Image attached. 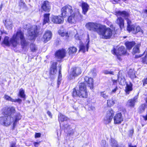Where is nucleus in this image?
I'll use <instances>...</instances> for the list:
<instances>
[{
  "label": "nucleus",
  "instance_id": "nucleus-24",
  "mask_svg": "<svg viewBox=\"0 0 147 147\" xmlns=\"http://www.w3.org/2000/svg\"><path fill=\"white\" fill-rule=\"evenodd\" d=\"M82 13L85 15L89 8L88 5L85 2H82Z\"/></svg>",
  "mask_w": 147,
  "mask_h": 147
},
{
  "label": "nucleus",
  "instance_id": "nucleus-19",
  "mask_svg": "<svg viewBox=\"0 0 147 147\" xmlns=\"http://www.w3.org/2000/svg\"><path fill=\"white\" fill-rule=\"evenodd\" d=\"M85 82L87 83V86L90 88L92 89L93 88V80L92 78H89L87 77H85L84 78Z\"/></svg>",
  "mask_w": 147,
  "mask_h": 147
},
{
  "label": "nucleus",
  "instance_id": "nucleus-59",
  "mask_svg": "<svg viewBox=\"0 0 147 147\" xmlns=\"http://www.w3.org/2000/svg\"><path fill=\"white\" fill-rule=\"evenodd\" d=\"M117 82V81L116 80H113V82H114V83H115L116 82Z\"/></svg>",
  "mask_w": 147,
  "mask_h": 147
},
{
  "label": "nucleus",
  "instance_id": "nucleus-4",
  "mask_svg": "<svg viewBox=\"0 0 147 147\" xmlns=\"http://www.w3.org/2000/svg\"><path fill=\"white\" fill-rule=\"evenodd\" d=\"M98 34L103 39H109L112 36L113 30L110 28L102 25Z\"/></svg>",
  "mask_w": 147,
  "mask_h": 147
},
{
  "label": "nucleus",
  "instance_id": "nucleus-51",
  "mask_svg": "<svg viewBox=\"0 0 147 147\" xmlns=\"http://www.w3.org/2000/svg\"><path fill=\"white\" fill-rule=\"evenodd\" d=\"M47 114L48 115L51 117L52 118V115L51 114V113L49 111H48L47 112Z\"/></svg>",
  "mask_w": 147,
  "mask_h": 147
},
{
  "label": "nucleus",
  "instance_id": "nucleus-38",
  "mask_svg": "<svg viewBox=\"0 0 147 147\" xmlns=\"http://www.w3.org/2000/svg\"><path fill=\"white\" fill-rule=\"evenodd\" d=\"M140 46V44H138L133 49V53L135 54L136 53H139L140 52L139 48Z\"/></svg>",
  "mask_w": 147,
  "mask_h": 147
},
{
  "label": "nucleus",
  "instance_id": "nucleus-15",
  "mask_svg": "<svg viewBox=\"0 0 147 147\" xmlns=\"http://www.w3.org/2000/svg\"><path fill=\"white\" fill-rule=\"evenodd\" d=\"M114 123L115 124H119L121 123L123 120V118L121 113H117L114 117Z\"/></svg>",
  "mask_w": 147,
  "mask_h": 147
},
{
  "label": "nucleus",
  "instance_id": "nucleus-12",
  "mask_svg": "<svg viewBox=\"0 0 147 147\" xmlns=\"http://www.w3.org/2000/svg\"><path fill=\"white\" fill-rule=\"evenodd\" d=\"M114 114V112L112 109H109L107 112V115L104 119L105 123L107 124L110 123Z\"/></svg>",
  "mask_w": 147,
  "mask_h": 147
},
{
  "label": "nucleus",
  "instance_id": "nucleus-60",
  "mask_svg": "<svg viewBox=\"0 0 147 147\" xmlns=\"http://www.w3.org/2000/svg\"><path fill=\"white\" fill-rule=\"evenodd\" d=\"M2 6H3V5L2 4H1V6H0V8H1L2 7Z\"/></svg>",
  "mask_w": 147,
  "mask_h": 147
},
{
  "label": "nucleus",
  "instance_id": "nucleus-39",
  "mask_svg": "<svg viewBox=\"0 0 147 147\" xmlns=\"http://www.w3.org/2000/svg\"><path fill=\"white\" fill-rule=\"evenodd\" d=\"M100 96L105 99H107L109 97V95L107 94L105 91H102L100 92Z\"/></svg>",
  "mask_w": 147,
  "mask_h": 147
},
{
  "label": "nucleus",
  "instance_id": "nucleus-11",
  "mask_svg": "<svg viewBox=\"0 0 147 147\" xmlns=\"http://www.w3.org/2000/svg\"><path fill=\"white\" fill-rule=\"evenodd\" d=\"M112 53L113 54L117 56L118 59L119 60H121V58L119 57V56L125 55L126 53V50L124 47L121 46L118 48L117 50L113 49L112 51Z\"/></svg>",
  "mask_w": 147,
  "mask_h": 147
},
{
  "label": "nucleus",
  "instance_id": "nucleus-21",
  "mask_svg": "<svg viewBox=\"0 0 147 147\" xmlns=\"http://www.w3.org/2000/svg\"><path fill=\"white\" fill-rule=\"evenodd\" d=\"M137 96H135L133 98L129 100L127 102V106L131 107H134L135 103L137 101Z\"/></svg>",
  "mask_w": 147,
  "mask_h": 147
},
{
  "label": "nucleus",
  "instance_id": "nucleus-1",
  "mask_svg": "<svg viewBox=\"0 0 147 147\" xmlns=\"http://www.w3.org/2000/svg\"><path fill=\"white\" fill-rule=\"evenodd\" d=\"M20 42H21V45L23 48L28 44L26 41L24 33L20 31H18L16 34L13 35L9 40V37L5 36L3 43L7 46H9L11 45L13 47H15L19 44Z\"/></svg>",
  "mask_w": 147,
  "mask_h": 147
},
{
  "label": "nucleus",
  "instance_id": "nucleus-42",
  "mask_svg": "<svg viewBox=\"0 0 147 147\" xmlns=\"http://www.w3.org/2000/svg\"><path fill=\"white\" fill-rule=\"evenodd\" d=\"M4 98L6 100L8 101H10L12 102L13 101V98L6 94L5 95Z\"/></svg>",
  "mask_w": 147,
  "mask_h": 147
},
{
  "label": "nucleus",
  "instance_id": "nucleus-54",
  "mask_svg": "<svg viewBox=\"0 0 147 147\" xmlns=\"http://www.w3.org/2000/svg\"><path fill=\"white\" fill-rule=\"evenodd\" d=\"M90 110H93L94 109V107L93 106H91L90 107Z\"/></svg>",
  "mask_w": 147,
  "mask_h": 147
},
{
  "label": "nucleus",
  "instance_id": "nucleus-34",
  "mask_svg": "<svg viewBox=\"0 0 147 147\" xmlns=\"http://www.w3.org/2000/svg\"><path fill=\"white\" fill-rule=\"evenodd\" d=\"M135 45L134 42H127L125 43V45L128 49H130Z\"/></svg>",
  "mask_w": 147,
  "mask_h": 147
},
{
  "label": "nucleus",
  "instance_id": "nucleus-35",
  "mask_svg": "<svg viewBox=\"0 0 147 147\" xmlns=\"http://www.w3.org/2000/svg\"><path fill=\"white\" fill-rule=\"evenodd\" d=\"M18 96L24 98V100L25 98L26 95L24 93V90L23 88H21L20 89Z\"/></svg>",
  "mask_w": 147,
  "mask_h": 147
},
{
  "label": "nucleus",
  "instance_id": "nucleus-47",
  "mask_svg": "<svg viewBox=\"0 0 147 147\" xmlns=\"http://www.w3.org/2000/svg\"><path fill=\"white\" fill-rule=\"evenodd\" d=\"M41 134L40 133H36L35 135V138H40L41 136Z\"/></svg>",
  "mask_w": 147,
  "mask_h": 147
},
{
  "label": "nucleus",
  "instance_id": "nucleus-56",
  "mask_svg": "<svg viewBox=\"0 0 147 147\" xmlns=\"http://www.w3.org/2000/svg\"><path fill=\"white\" fill-rule=\"evenodd\" d=\"M20 2H21V5H22V4H23V5L24 6L25 4L24 3H23V1L22 0H21L20 1Z\"/></svg>",
  "mask_w": 147,
  "mask_h": 147
},
{
  "label": "nucleus",
  "instance_id": "nucleus-44",
  "mask_svg": "<svg viewBox=\"0 0 147 147\" xmlns=\"http://www.w3.org/2000/svg\"><path fill=\"white\" fill-rule=\"evenodd\" d=\"M103 73L105 74H113V72L107 70H105L103 71Z\"/></svg>",
  "mask_w": 147,
  "mask_h": 147
},
{
  "label": "nucleus",
  "instance_id": "nucleus-55",
  "mask_svg": "<svg viewBox=\"0 0 147 147\" xmlns=\"http://www.w3.org/2000/svg\"><path fill=\"white\" fill-rule=\"evenodd\" d=\"M129 147H137L136 146H133L131 144H129Z\"/></svg>",
  "mask_w": 147,
  "mask_h": 147
},
{
  "label": "nucleus",
  "instance_id": "nucleus-7",
  "mask_svg": "<svg viewBox=\"0 0 147 147\" xmlns=\"http://www.w3.org/2000/svg\"><path fill=\"white\" fill-rule=\"evenodd\" d=\"M115 15L117 16H121L124 17L125 19L126 20L127 24V30H128L129 27H131V22L129 19V15L128 13L125 11H119L115 12Z\"/></svg>",
  "mask_w": 147,
  "mask_h": 147
},
{
  "label": "nucleus",
  "instance_id": "nucleus-37",
  "mask_svg": "<svg viewBox=\"0 0 147 147\" xmlns=\"http://www.w3.org/2000/svg\"><path fill=\"white\" fill-rule=\"evenodd\" d=\"M61 66H60L59 67V75L58 76V78L57 81V84L58 86L60 84L61 81L62 75L61 74Z\"/></svg>",
  "mask_w": 147,
  "mask_h": 147
},
{
  "label": "nucleus",
  "instance_id": "nucleus-26",
  "mask_svg": "<svg viewBox=\"0 0 147 147\" xmlns=\"http://www.w3.org/2000/svg\"><path fill=\"white\" fill-rule=\"evenodd\" d=\"M59 34L61 36H68V32L63 28V26H61V28L58 31Z\"/></svg>",
  "mask_w": 147,
  "mask_h": 147
},
{
  "label": "nucleus",
  "instance_id": "nucleus-20",
  "mask_svg": "<svg viewBox=\"0 0 147 147\" xmlns=\"http://www.w3.org/2000/svg\"><path fill=\"white\" fill-rule=\"evenodd\" d=\"M88 41L86 45L82 44L80 46L79 51L83 53L85 52L86 51H88L89 48V38L88 34Z\"/></svg>",
  "mask_w": 147,
  "mask_h": 147
},
{
  "label": "nucleus",
  "instance_id": "nucleus-61",
  "mask_svg": "<svg viewBox=\"0 0 147 147\" xmlns=\"http://www.w3.org/2000/svg\"><path fill=\"white\" fill-rule=\"evenodd\" d=\"M96 75V73H95L94 75Z\"/></svg>",
  "mask_w": 147,
  "mask_h": 147
},
{
  "label": "nucleus",
  "instance_id": "nucleus-33",
  "mask_svg": "<svg viewBox=\"0 0 147 147\" xmlns=\"http://www.w3.org/2000/svg\"><path fill=\"white\" fill-rule=\"evenodd\" d=\"M116 100L114 98H111L107 100V105L108 106L111 107L113 106L116 102Z\"/></svg>",
  "mask_w": 147,
  "mask_h": 147
},
{
  "label": "nucleus",
  "instance_id": "nucleus-16",
  "mask_svg": "<svg viewBox=\"0 0 147 147\" xmlns=\"http://www.w3.org/2000/svg\"><path fill=\"white\" fill-rule=\"evenodd\" d=\"M52 37V33L50 31L48 30L46 31L43 37V40L45 43L47 42Z\"/></svg>",
  "mask_w": 147,
  "mask_h": 147
},
{
  "label": "nucleus",
  "instance_id": "nucleus-32",
  "mask_svg": "<svg viewBox=\"0 0 147 147\" xmlns=\"http://www.w3.org/2000/svg\"><path fill=\"white\" fill-rule=\"evenodd\" d=\"M4 23L7 28L11 29L12 28V24L11 21L8 20H6Z\"/></svg>",
  "mask_w": 147,
  "mask_h": 147
},
{
  "label": "nucleus",
  "instance_id": "nucleus-49",
  "mask_svg": "<svg viewBox=\"0 0 147 147\" xmlns=\"http://www.w3.org/2000/svg\"><path fill=\"white\" fill-rule=\"evenodd\" d=\"M10 147H17L16 143L15 142H12L10 144Z\"/></svg>",
  "mask_w": 147,
  "mask_h": 147
},
{
  "label": "nucleus",
  "instance_id": "nucleus-31",
  "mask_svg": "<svg viewBox=\"0 0 147 147\" xmlns=\"http://www.w3.org/2000/svg\"><path fill=\"white\" fill-rule=\"evenodd\" d=\"M77 49L75 47H70L68 49V52L69 55H72L76 53Z\"/></svg>",
  "mask_w": 147,
  "mask_h": 147
},
{
  "label": "nucleus",
  "instance_id": "nucleus-48",
  "mask_svg": "<svg viewBox=\"0 0 147 147\" xmlns=\"http://www.w3.org/2000/svg\"><path fill=\"white\" fill-rule=\"evenodd\" d=\"M40 142H34V144L35 147H38L40 144Z\"/></svg>",
  "mask_w": 147,
  "mask_h": 147
},
{
  "label": "nucleus",
  "instance_id": "nucleus-6",
  "mask_svg": "<svg viewBox=\"0 0 147 147\" xmlns=\"http://www.w3.org/2000/svg\"><path fill=\"white\" fill-rule=\"evenodd\" d=\"M61 15L63 17H65L74 12L72 7L69 5H67L62 8L61 10Z\"/></svg>",
  "mask_w": 147,
  "mask_h": 147
},
{
  "label": "nucleus",
  "instance_id": "nucleus-45",
  "mask_svg": "<svg viewBox=\"0 0 147 147\" xmlns=\"http://www.w3.org/2000/svg\"><path fill=\"white\" fill-rule=\"evenodd\" d=\"M22 102V100L18 98V99H13L12 102H17L19 104H20Z\"/></svg>",
  "mask_w": 147,
  "mask_h": 147
},
{
  "label": "nucleus",
  "instance_id": "nucleus-9",
  "mask_svg": "<svg viewBox=\"0 0 147 147\" xmlns=\"http://www.w3.org/2000/svg\"><path fill=\"white\" fill-rule=\"evenodd\" d=\"M82 72L81 69L79 67H75L73 69L70 74L68 76V79L70 80L74 79L80 75Z\"/></svg>",
  "mask_w": 147,
  "mask_h": 147
},
{
  "label": "nucleus",
  "instance_id": "nucleus-2",
  "mask_svg": "<svg viewBox=\"0 0 147 147\" xmlns=\"http://www.w3.org/2000/svg\"><path fill=\"white\" fill-rule=\"evenodd\" d=\"M7 112L6 115L0 117V123L3 125L8 126L10 125L13 122V128L14 129L16 126L17 122L21 118V116L19 113H17L15 116L14 119L11 117V114L15 111L14 107L8 108L7 109Z\"/></svg>",
  "mask_w": 147,
  "mask_h": 147
},
{
  "label": "nucleus",
  "instance_id": "nucleus-36",
  "mask_svg": "<svg viewBox=\"0 0 147 147\" xmlns=\"http://www.w3.org/2000/svg\"><path fill=\"white\" fill-rule=\"evenodd\" d=\"M50 14L49 13L45 14L44 15V19L43 20V24H45L47 23H48L49 21V17Z\"/></svg>",
  "mask_w": 147,
  "mask_h": 147
},
{
  "label": "nucleus",
  "instance_id": "nucleus-10",
  "mask_svg": "<svg viewBox=\"0 0 147 147\" xmlns=\"http://www.w3.org/2000/svg\"><path fill=\"white\" fill-rule=\"evenodd\" d=\"M37 26H33L30 28H29L28 31V38L31 40H34L35 38L37 32Z\"/></svg>",
  "mask_w": 147,
  "mask_h": 147
},
{
  "label": "nucleus",
  "instance_id": "nucleus-18",
  "mask_svg": "<svg viewBox=\"0 0 147 147\" xmlns=\"http://www.w3.org/2000/svg\"><path fill=\"white\" fill-rule=\"evenodd\" d=\"M66 54V51L65 49H62L59 50L56 52L55 57L59 59H62L64 57Z\"/></svg>",
  "mask_w": 147,
  "mask_h": 147
},
{
  "label": "nucleus",
  "instance_id": "nucleus-50",
  "mask_svg": "<svg viewBox=\"0 0 147 147\" xmlns=\"http://www.w3.org/2000/svg\"><path fill=\"white\" fill-rule=\"evenodd\" d=\"M75 38L77 40H80V38L78 34H76L75 36Z\"/></svg>",
  "mask_w": 147,
  "mask_h": 147
},
{
  "label": "nucleus",
  "instance_id": "nucleus-52",
  "mask_svg": "<svg viewBox=\"0 0 147 147\" xmlns=\"http://www.w3.org/2000/svg\"><path fill=\"white\" fill-rule=\"evenodd\" d=\"M117 87H116L112 91L111 93H115L116 92V91H117Z\"/></svg>",
  "mask_w": 147,
  "mask_h": 147
},
{
  "label": "nucleus",
  "instance_id": "nucleus-30",
  "mask_svg": "<svg viewBox=\"0 0 147 147\" xmlns=\"http://www.w3.org/2000/svg\"><path fill=\"white\" fill-rule=\"evenodd\" d=\"M110 145L112 147H120L117 144V142L114 139L111 138L110 141ZM121 147H125L124 146H121Z\"/></svg>",
  "mask_w": 147,
  "mask_h": 147
},
{
  "label": "nucleus",
  "instance_id": "nucleus-40",
  "mask_svg": "<svg viewBox=\"0 0 147 147\" xmlns=\"http://www.w3.org/2000/svg\"><path fill=\"white\" fill-rule=\"evenodd\" d=\"M128 75L129 77L132 79L136 77L135 72L134 71L131 72V71H129L128 72Z\"/></svg>",
  "mask_w": 147,
  "mask_h": 147
},
{
  "label": "nucleus",
  "instance_id": "nucleus-23",
  "mask_svg": "<svg viewBox=\"0 0 147 147\" xmlns=\"http://www.w3.org/2000/svg\"><path fill=\"white\" fill-rule=\"evenodd\" d=\"M64 126L65 131H66V130H67L68 131V134H73L74 132V130L73 128L72 127H71L70 125H64Z\"/></svg>",
  "mask_w": 147,
  "mask_h": 147
},
{
  "label": "nucleus",
  "instance_id": "nucleus-27",
  "mask_svg": "<svg viewBox=\"0 0 147 147\" xmlns=\"http://www.w3.org/2000/svg\"><path fill=\"white\" fill-rule=\"evenodd\" d=\"M68 119L67 117L65 116L61 113L59 114L58 115V120L60 124H61V122L66 121Z\"/></svg>",
  "mask_w": 147,
  "mask_h": 147
},
{
  "label": "nucleus",
  "instance_id": "nucleus-29",
  "mask_svg": "<svg viewBox=\"0 0 147 147\" xmlns=\"http://www.w3.org/2000/svg\"><path fill=\"white\" fill-rule=\"evenodd\" d=\"M117 23L119 25L121 29L124 26V21L123 19L121 17L118 18L117 20Z\"/></svg>",
  "mask_w": 147,
  "mask_h": 147
},
{
  "label": "nucleus",
  "instance_id": "nucleus-3",
  "mask_svg": "<svg viewBox=\"0 0 147 147\" xmlns=\"http://www.w3.org/2000/svg\"><path fill=\"white\" fill-rule=\"evenodd\" d=\"M79 90H76L75 88L73 89V96L74 98L78 96L80 98H87L88 97V93L85 83H81L79 85Z\"/></svg>",
  "mask_w": 147,
  "mask_h": 147
},
{
  "label": "nucleus",
  "instance_id": "nucleus-8",
  "mask_svg": "<svg viewBox=\"0 0 147 147\" xmlns=\"http://www.w3.org/2000/svg\"><path fill=\"white\" fill-rule=\"evenodd\" d=\"M81 16L80 14L79 10L77 9L72 14L70 15L68 17V21L70 23H75L80 18H81Z\"/></svg>",
  "mask_w": 147,
  "mask_h": 147
},
{
  "label": "nucleus",
  "instance_id": "nucleus-14",
  "mask_svg": "<svg viewBox=\"0 0 147 147\" xmlns=\"http://www.w3.org/2000/svg\"><path fill=\"white\" fill-rule=\"evenodd\" d=\"M129 32H131L134 34H136L139 32H141L143 33V31L141 28L139 26L132 25L131 27H129L127 30Z\"/></svg>",
  "mask_w": 147,
  "mask_h": 147
},
{
  "label": "nucleus",
  "instance_id": "nucleus-13",
  "mask_svg": "<svg viewBox=\"0 0 147 147\" xmlns=\"http://www.w3.org/2000/svg\"><path fill=\"white\" fill-rule=\"evenodd\" d=\"M51 20L54 23L56 24H61L64 21L63 17L62 16H52L51 17Z\"/></svg>",
  "mask_w": 147,
  "mask_h": 147
},
{
  "label": "nucleus",
  "instance_id": "nucleus-25",
  "mask_svg": "<svg viewBox=\"0 0 147 147\" xmlns=\"http://www.w3.org/2000/svg\"><path fill=\"white\" fill-rule=\"evenodd\" d=\"M133 84L130 82L126 84V86L125 88V92L127 94H129L130 92L133 90Z\"/></svg>",
  "mask_w": 147,
  "mask_h": 147
},
{
  "label": "nucleus",
  "instance_id": "nucleus-28",
  "mask_svg": "<svg viewBox=\"0 0 147 147\" xmlns=\"http://www.w3.org/2000/svg\"><path fill=\"white\" fill-rule=\"evenodd\" d=\"M121 71H119L118 75V80L119 84L121 85L124 84L125 83V80L123 77H122L121 76Z\"/></svg>",
  "mask_w": 147,
  "mask_h": 147
},
{
  "label": "nucleus",
  "instance_id": "nucleus-5",
  "mask_svg": "<svg viewBox=\"0 0 147 147\" xmlns=\"http://www.w3.org/2000/svg\"><path fill=\"white\" fill-rule=\"evenodd\" d=\"M102 25L96 22H89L86 24V27L89 30L96 32L98 34Z\"/></svg>",
  "mask_w": 147,
  "mask_h": 147
},
{
  "label": "nucleus",
  "instance_id": "nucleus-58",
  "mask_svg": "<svg viewBox=\"0 0 147 147\" xmlns=\"http://www.w3.org/2000/svg\"><path fill=\"white\" fill-rule=\"evenodd\" d=\"M120 0H114V1L116 2H118Z\"/></svg>",
  "mask_w": 147,
  "mask_h": 147
},
{
  "label": "nucleus",
  "instance_id": "nucleus-57",
  "mask_svg": "<svg viewBox=\"0 0 147 147\" xmlns=\"http://www.w3.org/2000/svg\"><path fill=\"white\" fill-rule=\"evenodd\" d=\"M144 12L147 14V9H145L144 10Z\"/></svg>",
  "mask_w": 147,
  "mask_h": 147
},
{
  "label": "nucleus",
  "instance_id": "nucleus-53",
  "mask_svg": "<svg viewBox=\"0 0 147 147\" xmlns=\"http://www.w3.org/2000/svg\"><path fill=\"white\" fill-rule=\"evenodd\" d=\"M0 31L1 34L5 33V31L2 29H0Z\"/></svg>",
  "mask_w": 147,
  "mask_h": 147
},
{
  "label": "nucleus",
  "instance_id": "nucleus-46",
  "mask_svg": "<svg viewBox=\"0 0 147 147\" xmlns=\"http://www.w3.org/2000/svg\"><path fill=\"white\" fill-rule=\"evenodd\" d=\"M143 83V85L145 86V85L147 84V77L145 78L142 80Z\"/></svg>",
  "mask_w": 147,
  "mask_h": 147
},
{
  "label": "nucleus",
  "instance_id": "nucleus-22",
  "mask_svg": "<svg viewBox=\"0 0 147 147\" xmlns=\"http://www.w3.org/2000/svg\"><path fill=\"white\" fill-rule=\"evenodd\" d=\"M57 65L56 62H53L50 68V73L51 74L54 75L57 72Z\"/></svg>",
  "mask_w": 147,
  "mask_h": 147
},
{
  "label": "nucleus",
  "instance_id": "nucleus-41",
  "mask_svg": "<svg viewBox=\"0 0 147 147\" xmlns=\"http://www.w3.org/2000/svg\"><path fill=\"white\" fill-rule=\"evenodd\" d=\"M100 145L102 147H108V144L105 140H102L101 141L100 143Z\"/></svg>",
  "mask_w": 147,
  "mask_h": 147
},
{
  "label": "nucleus",
  "instance_id": "nucleus-43",
  "mask_svg": "<svg viewBox=\"0 0 147 147\" xmlns=\"http://www.w3.org/2000/svg\"><path fill=\"white\" fill-rule=\"evenodd\" d=\"M30 47L31 50L33 51H34L37 49L36 45L32 43L31 44Z\"/></svg>",
  "mask_w": 147,
  "mask_h": 147
},
{
  "label": "nucleus",
  "instance_id": "nucleus-17",
  "mask_svg": "<svg viewBox=\"0 0 147 147\" xmlns=\"http://www.w3.org/2000/svg\"><path fill=\"white\" fill-rule=\"evenodd\" d=\"M41 7L44 11L49 12L51 9L50 4L48 1H45L42 4Z\"/></svg>",
  "mask_w": 147,
  "mask_h": 147
}]
</instances>
